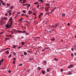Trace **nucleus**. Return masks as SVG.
Returning a JSON list of instances; mask_svg holds the SVG:
<instances>
[{
    "label": "nucleus",
    "mask_w": 76,
    "mask_h": 76,
    "mask_svg": "<svg viewBox=\"0 0 76 76\" xmlns=\"http://www.w3.org/2000/svg\"><path fill=\"white\" fill-rule=\"evenodd\" d=\"M17 32H18L19 34H21V33H22V34H25L26 32V31H18Z\"/></svg>",
    "instance_id": "nucleus-1"
},
{
    "label": "nucleus",
    "mask_w": 76,
    "mask_h": 76,
    "mask_svg": "<svg viewBox=\"0 0 76 76\" xmlns=\"http://www.w3.org/2000/svg\"><path fill=\"white\" fill-rule=\"evenodd\" d=\"M12 19L13 18L12 17H11L9 19V21L8 22H10V24H12V22L13 21H12Z\"/></svg>",
    "instance_id": "nucleus-2"
},
{
    "label": "nucleus",
    "mask_w": 76,
    "mask_h": 76,
    "mask_svg": "<svg viewBox=\"0 0 76 76\" xmlns=\"http://www.w3.org/2000/svg\"><path fill=\"white\" fill-rule=\"evenodd\" d=\"M74 67V66H73V64H71L70 65L68 66V68H69V69H70V68H72Z\"/></svg>",
    "instance_id": "nucleus-3"
},
{
    "label": "nucleus",
    "mask_w": 76,
    "mask_h": 76,
    "mask_svg": "<svg viewBox=\"0 0 76 76\" xmlns=\"http://www.w3.org/2000/svg\"><path fill=\"white\" fill-rule=\"evenodd\" d=\"M58 25V23H56V24L55 26H53V28H57Z\"/></svg>",
    "instance_id": "nucleus-4"
},
{
    "label": "nucleus",
    "mask_w": 76,
    "mask_h": 76,
    "mask_svg": "<svg viewBox=\"0 0 76 76\" xmlns=\"http://www.w3.org/2000/svg\"><path fill=\"white\" fill-rule=\"evenodd\" d=\"M43 63L45 64V65H47V62H46L45 61H43Z\"/></svg>",
    "instance_id": "nucleus-5"
},
{
    "label": "nucleus",
    "mask_w": 76,
    "mask_h": 76,
    "mask_svg": "<svg viewBox=\"0 0 76 76\" xmlns=\"http://www.w3.org/2000/svg\"><path fill=\"white\" fill-rule=\"evenodd\" d=\"M3 60H4V59H2L1 61H0V66H1V63H2V62H3Z\"/></svg>",
    "instance_id": "nucleus-6"
},
{
    "label": "nucleus",
    "mask_w": 76,
    "mask_h": 76,
    "mask_svg": "<svg viewBox=\"0 0 76 76\" xmlns=\"http://www.w3.org/2000/svg\"><path fill=\"white\" fill-rule=\"evenodd\" d=\"M7 4V7H10V5H11V4H9L8 3Z\"/></svg>",
    "instance_id": "nucleus-7"
},
{
    "label": "nucleus",
    "mask_w": 76,
    "mask_h": 76,
    "mask_svg": "<svg viewBox=\"0 0 76 76\" xmlns=\"http://www.w3.org/2000/svg\"><path fill=\"white\" fill-rule=\"evenodd\" d=\"M49 8H50V7H48L47 8H45V10L46 11H48V9H49Z\"/></svg>",
    "instance_id": "nucleus-8"
},
{
    "label": "nucleus",
    "mask_w": 76,
    "mask_h": 76,
    "mask_svg": "<svg viewBox=\"0 0 76 76\" xmlns=\"http://www.w3.org/2000/svg\"><path fill=\"white\" fill-rule=\"evenodd\" d=\"M34 60V58H30L29 59V61H31V60Z\"/></svg>",
    "instance_id": "nucleus-9"
},
{
    "label": "nucleus",
    "mask_w": 76,
    "mask_h": 76,
    "mask_svg": "<svg viewBox=\"0 0 76 76\" xmlns=\"http://www.w3.org/2000/svg\"><path fill=\"white\" fill-rule=\"evenodd\" d=\"M45 71L42 70V73H43V75H44V74H45Z\"/></svg>",
    "instance_id": "nucleus-10"
},
{
    "label": "nucleus",
    "mask_w": 76,
    "mask_h": 76,
    "mask_svg": "<svg viewBox=\"0 0 76 76\" xmlns=\"http://www.w3.org/2000/svg\"><path fill=\"white\" fill-rule=\"evenodd\" d=\"M50 68H48L47 69V72H50Z\"/></svg>",
    "instance_id": "nucleus-11"
},
{
    "label": "nucleus",
    "mask_w": 76,
    "mask_h": 76,
    "mask_svg": "<svg viewBox=\"0 0 76 76\" xmlns=\"http://www.w3.org/2000/svg\"><path fill=\"white\" fill-rule=\"evenodd\" d=\"M55 39H56V38H53L51 39V41H55Z\"/></svg>",
    "instance_id": "nucleus-12"
},
{
    "label": "nucleus",
    "mask_w": 76,
    "mask_h": 76,
    "mask_svg": "<svg viewBox=\"0 0 76 76\" xmlns=\"http://www.w3.org/2000/svg\"><path fill=\"white\" fill-rule=\"evenodd\" d=\"M42 47L40 46L38 48V49L39 50H41V49H42Z\"/></svg>",
    "instance_id": "nucleus-13"
},
{
    "label": "nucleus",
    "mask_w": 76,
    "mask_h": 76,
    "mask_svg": "<svg viewBox=\"0 0 76 76\" xmlns=\"http://www.w3.org/2000/svg\"><path fill=\"white\" fill-rule=\"evenodd\" d=\"M5 53H6V54H8L9 53V52L8 50L6 52H5Z\"/></svg>",
    "instance_id": "nucleus-14"
},
{
    "label": "nucleus",
    "mask_w": 76,
    "mask_h": 76,
    "mask_svg": "<svg viewBox=\"0 0 76 76\" xmlns=\"http://www.w3.org/2000/svg\"><path fill=\"white\" fill-rule=\"evenodd\" d=\"M38 1H40V3H42L44 1L42 0H38Z\"/></svg>",
    "instance_id": "nucleus-15"
},
{
    "label": "nucleus",
    "mask_w": 76,
    "mask_h": 76,
    "mask_svg": "<svg viewBox=\"0 0 76 76\" xmlns=\"http://www.w3.org/2000/svg\"><path fill=\"white\" fill-rule=\"evenodd\" d=\"M6 27L7 28H9V25H6Z\"/></svg>",
    "instance_id": "nucleus-16"
},
{
    "label": "nucleus",
    "mask_w": 76,
    "mask_h": 76,
    "mask_svg": "<svg viewBox=\"0 0 76 76\" xmlns=\"http://www.w3.org/2000/svg\"><path fill=\"white\" fill-rule=\"evenodd\" d=\"M12 57V54H10V55L8 57V58H11Z\"/></svg>",
    "instance_id": "nucleus-17"
},
{
    "label": "nucleus",
    "mask_w": 76,
    "mask_h": 76,
    "mask_svg": "<svg viewBox=\"0 0 76 76\" xmlns=\"http://www.w3.org/2000/svg\"><path fill=\"white\" fill-rule=\"evenodd\" d=\"M68 75H72V72L71 71H69L68 73Z\"/></svg>",
    "instance_id": "nucleus-18"
},
{
    "label": "nucleus",
    "mask_w": 76,
    "mask_h": 76,
    "mask_svg": "<svg viewBox=\"0 0 76 76\" xmlns=\"http://www.w3.org/2000/svg\"><path fill=\"white\" fill-rule=\"evenodd\" d=\"M43 15V13H41L39 16V18H41V15Z\"/></svg>",
    "instance_id": "nucleus-19"
},
{
    "label": "nucleus",
    "mask_w": 76,
    "mask_h": 76,
    "mask_svg": "<svg viewBox=\"0 0 76 76\" xmlns=\"http://www.w3.org/2000/svg\"><path fill=\"white\" fill-rule=\"evenodd\" d=\"M34 4H38V1L36 2H35L34 3Z\"/></svg>",
    "instance_id": "nucleus-20"
},
{
    "label": "nucleus",
    "mask_w": 76,
    "mask_h": 76,
    "mask_svg": "<svg viewBox=\"0 0 76 76\" xmlns=\"http://www.w3.org/2000/svg\"><path fill=\"white\" fill-rule=\"evenodd\" d=\"M27 53H26V52H24V54L25 56H26V55H27Z\"/></svg>",
    "instance_id": "nucleus-21"
},
{
    "label": "nucleus",
    "mask_w": 76,
    "mask_h": 76,
    "mask_svg": "<svg viewBox=\"0 0 76 76\" xmlns=\"http://www.w3.org/2000/svg\"><path fill=\"white\" fill-rule=\"evenodd\" d=\"M56 9H57V7H54V8L53 10V11H54V10H56Z\"/></svg>",
    "instance_id": "nucleus-22"
},
{
    "label": "nucleus",
    "mask_w": 76,
    "mask_h": 76,
    "mask_svg": "<svg viewBox=\"0 0 76 76\" xmlns=\"http://www.w3.org/2000/svg\"><path fill=\"white\" fill-rule=\"evenodd\" d=\"M21 43L23 45H24V44H25V43L24 42H21Z\"/></svg>",
    "instance_id": "nucleus-23"
},
{
    "label": "nucleus",
    "mask_w": 76,
    "mask_h": 76,
    "mask_svg": "<svg viewBox=\"0 0 76 76\" xmlns=\"http://www.w3.org/2000/svg\"><path fill=\"white\" fill-rule=\"evenodd\" d=\"M23 19V18H21L20 19V20H18V21H21V20H22Z\"/></svg>",
    "instance_id": "nucleus-24"
},
{
    "label": "nucleus",
    "mask_w": 76,
    "mask_h": 76,
    "mask_svg": "<svg viewBox=\"0 0 76 76\" xmlns=\"http://www.w3.org/2000/svg\"><path fill=\"white\" fill-rule=\"evenodd\" d=\"M30 6H31V5L30 4H28V6L27 7V8H29V7Z\"/></svg>",
    "instance_id": "nucleus-25"
},
{
    "label": "nucleus",
    "mask_w": 76,
    "mask_h": 76,
    "mask_svg": "<svg viewBox=\"0 0 76 76\" xmlns=\"http://www.w3.org/2000/svg\"><path fill=\"white\" fill-rule=\"evenodd\" d=\"M62 17H63V16H65V14L64 13L62 14Z\"/></svg>",
    "instance_id": "nucleus-26"
},
{
    "label": "nucleus",
    "mask_w": 76,
    "mask_h": 76,
    "mask_svg": "<svg viewBox=\"0 0 76 76\" xmlns=\"http://www.w3.org/2000/svg\"><path fill=\"white\" fill-rule=\"evenodd\" d=\"M54 59L55 61H58V59H56V58H54Z\"/></svg>",
    "instance_id": "nucleus-27"
},
{
    "label": "nucleus",
    "mask_w": 76,
    "mask_h": 76,
    "mask_svg": "<svg viewBox=\"0 0 76 76\" xmlns=\"http://www.w3.org/2000/svg\"><path fill=\"white\" fill-rule=\"evenodd\" d=\"M12 72V71H11L10 70H9L8 71V73H11V72Z\"/></svg>",
    "instance_id": "nucleus-28"
},
{
    "label": "nucleus",
    "mask_w": 76,
    "mask_h": 76,
    "mask_svg": "<svg viewBox=\"0 0 76 76\" xmlns=\"http://www.w3.org/2000/svg\"><path fill=\"white\" fill-rule=\"evenodd\" d=\"M12 48H16V45H14V46L12 47Z\"/></svg>",
    "instance_id": "nucleus-29"
},
{
    "label": "nucleus",
    "mask_w": 76,
    "mask_h": 76,
    "mask_svg": "<svg viewBox=\"0 0 76 76\" xmlns=\"http://www.w3.org/2000/svg\"><path fill=\"white\" fill-rule=\"evenodd\" d=\"M4 4H5V3H2V5H3V6H6V5Z\"/></svg>",
    "instance_id": "nucleus-30"
},
{
    "label": "nucleus",
    "mask_w": 76,
    "mask_h": 76,
    "mask_svg": "<svg viewBox=\"0 0 76 76\" xmlns=\"http://www.w3.org/2000/svg\"><path fill=\"white\" fill-rule=\"evenodd\" d=\"M13 53H14V55H17V53H15V52H13Z\"/></svg>",
    "instance_id": "nucleus-31"
},
{
    "label": "nucleus",
    "mask_w": 76,
    "mask_h": 76,
    "mask_svg": "<svg viewBox=\"0 0 76 76\" xmlns=\"http://www.w3.org/2000/svg\"><path fill=\"white\" fill-rule=\"evenodd\" d=\"M45 48H44V49H42V51H45Z\"/></svg>",
    "instance_id": "nucleus-32"
},
{
    "label": "nucleus",
    "mask_w": 76,
    "mask_h": 76,
    "mask_svg": "<svg viewBox=\"0 0 76 76\" xmlns=\"http://www.w3.org/2000/svg\"><path fill=\"white\" fill-rule=\"evenodd\" d=\"M4 19H6V20H7V19H8V18L7 17H5L4 18Z\"/></svg>",
    "instance_id": "nucleus-33"
},
{
    "label": "nucleus",
    "mask_w": 76,
    "mask_h": 76,
    "mask_svg": "<svg viewBox=\"0 0 76 76\" xmlns=\"http://www.w3.org/2000/svg\"><path fill=\"white\" fill-rule=\"evenodd\" d=\"M23 13H26V12H25V10H23Z\"/></svg>",
    "instance_id": "nucleus-34"
},
{
    "label": "nucleus",
    "mask_w": 76,
    "mask_h": 76,
    "mask_svg": "<svg viewBox=\"0 0 76 76\" xmlns=\"http://www.w3.org/2000/svg\"><path fill=\"white\" fill-rule=\"evenodd\" d=\"M71 55L72 57H74V55H73V53L71 54Z\"/></svg>",
    "instance_id": "nucleus-35"
},
{
    "label": "nucleus",
    "mask_w": 76,
    "mask_h": 76,
    "mask_svg": "<svg viewBox=\"0 0 76 76\" xmlns=\"http://www.w3.org/2000/svg\"><path fill=\"white\" fill-rule=\"evenodd\" d=\"M11 7L10 9H13V7H12V6H11V7Z\"/></svg>",
    "instance_id": "nucleus-36"
},
{
    "label": "nucleus",
    "mask_w": 76,
    "mask_h": 76,
    "mask_svg": "<svg viewBox=\"0 0 76 76\" xmlns=\"http://www.w3.org/2000/svg\"><path fill=\"white\" fill-rule=\"evenodd\" d=\"M46 6H50V4H46Z\"/></svg>",
    "instance_id": "nucleus-37"
},
{
    "label": "nucleus",
    "mask_w": 76,
    "mask_h": 76,
    "mask_svg": "<svg viewBox=\"0 0 76 76\" xmlns=\"http://www.w3.org/2000/svg\"><path fill=\"white\" fill-rule=\"evenodd\" d=\"M67 26H70V23H68V24H67Z\"/></svg>",
    "instance_id": "nucleus-38"
},
{
    "label": "nucleus",
    "mask_w": 76,
    "mask_h": 76,
    "mask_svg": "<svg viewBox=\"0 0 76 76\" xmlns=\"http://www.w3.org/2000/svg\"><path fill=\"white\" fill-rule=\"evenodd\" d=\"M22 46L19 47L18 48V49H19V48H22Z\"/></svg>",
    "instance_id": "nucleus-39"
},
{
    "label": "nucleus",
    "mask_w": 76,
    "mask_h": 76,
    "mask_svg": "<svg viewBox=\"0 0 76 76\" xmlns=\"http://www.w3.org/2000/svg\"><path fill=\"white\" fill-rule=\"evenodd\" d=\"M38 69L39 70H41V68L40 67H38Z\"/></svg>",
    "instance_id": "nucleus-40"
},
{
    "label": "nucleus",
    "mask_w": 76,
    "mask_h": 76,
    "mask_svg": "<svg viewBox=\"0 0 76 76\" xmlns=\"http://www.w3.org/2000/svg\"><path fill=\"white\" fill-rule=\"evenodd\" d=\"M22 65V64H20L19 65H18V66H21Z\"/></svg>",
    "instance_id": "nucleus-41"
},
{
    "label": "nucleus",
    "mask_w": 76,
    "mask_h": 76,
    "mask_svg": "<svg viewBox=\"0 0 76 76\" xmlns=\"http://www.w3.org/2000/svg\"><path fill=\"white\" fill-rule=\"evenodd\" d=\"M13 64H15V61H13Z\"/></svg>",
    "instance_id": "nucleus-42"
},
{
    "label": "nucleus",
    "mask_w": 76,
    "mask_h": 76,
    "mask_svg": "<svg viewBox=\"0 0 76 76\" xmlns=\"http://www.w3.org/2000/svg\"><path fill=\"white\" fill-rule=\"evenodd\" d=\"M16 60V59L15 58H14L13 59V60Z\"/></svg>",
    "instance_id": "nucleus-43"
},
{
    "label": "nucleus",
    "mask_w": 76,
    "mask_h": 76,
    "mask_svg": "<svg viewBox=\"0 0 76 76\" xmlns=\"http://www.w3.org/2000/svg\"><path fill=\"white\" fill-rule=\"evenodd\" d=\"M11 12L9 13V15H12L11 14Z\"/></svg>",
    "instance_id": "nucleus-44"
},
{
    "label": "nucleus",
    "mask_w": 76,
    "mask_h": 76,
    "mask_svg": "<svg viewBox=\"0 0 76 76\" xmlns=\"http://www.w3.org/2000/svg\"><path fill=\"white\" fill-rule=\"evenodd\" d=\"M23 6H26V4H23Z\"/></svg>",
    "instance_id": "nucleus-45"
},
{
    "label": "nucleus",
    "mask_w": 76,
    "mask_h": 76,
    "mask_svg": "<svg viewBox=\"0 0 76 76\" xmlns=\"http://www.w3.org/2000/svg\"><path fill=\"white\" fill-rule=\"evenodd\" d=\"M13 30H14V31H18V30H15V29H13Z\"/></svg>",
    "instance_id": "nucleus-46"
},
{
    "label": "nucleus",
    "mask_w": 76,
    "mask_h": 76,
    "mask_svg": "<svg viewBox=\"0 0 76 76\" xmlns=\"http://www.w3.org/2000/svg\"><path fill=\"white\" fill-rule=\"evenodd\" d=\"M12 24H11L10 25V26H9V27H10L12 26Z\"/></svg>",
    "instance_id": "nucleus-47"
},
{
    "label": "nucleus",
    "mask_w": 76,
    "mask_h": 76,
    "mask_svg": "<svg viewBox=\"0 0 76 76\" xmlns=\"http://www.w3.org/2000/svg\"><path fill=\"white\" fill-rule=\"evenodd\" d=\"M23 1L24 2H26V0H23Z\"/></svg>",
    "instance_id": "nucleus-48"
},
{
    "label": "nucleus",
    "mask_w": 76,
    "mask_h": 76,
    "mask_svg": "<svg viewBox=\"0 0 76 76\" xmlns=\"http://www.w3.org/2000/svg\"><path fill=\"white\" fill-rule=\"evenodd\" d=\"M63 69H62L61 70V72H63Z\"/></svg>",
    "instance_id": "nucleus-49"
},
{
    "label": "nucleus",
    "mask_w": 76,
    "mask_h": 76,
    "mask_svg": "<svg viewBox=\"0 0 76 76\" xmlns=\"http://www.w3.org/2000/svg\"><path fill=\"white\" fill-rule=\"evenodd\" d=\"M21 16H25V15H24V14H21Z\"/></svg>",
    "instance_id": "nucleus-50"
},
{
    "label": "nucleus",
    "mask_w": 76,
    "mask_h": 76,
    "mask_svg": "<svg viewBox=\"0 0 76 76\" xmlns=\"http://www.w3.org/2000/svg\"><path fill=\"white\" fill-rule=\"evenodd\" d=\"M5 69V68H1V69Z\"/></svg>",
    "instance_id": "nucleus-51"
},
{
    "label": "nucleus",
    "mask_w": 76,
    "mask_h": 76,
    "mask_svg": "<svg viewBox=\"0 0 76 76\" xmlns=\"http://www.w3.org/2000/svg\"><path fill=\"white\" fill-rule=\"evenodd\" d=\"M9 39V38H6V40H7V39Z\"/></svg>",
    "instance_id": "nucleus-52"
},
{
    "label": "nucleus",
    "mask_w": 76,
    "mask_h": 76,
    "mask_svg": "<svg viewBox=\"0 0 76 76\" xmlns=\"http://www.w3.org/2000/svg\"><path fill=\"white\" fill-rule=\"evenodd\" d=\"M3 32H1L0 34V35H1V34H3Z\"/></svg>",
    "instance_id": "nucleus-53"
},
{
    "label": "nucleus",
    "mask_w": 76,
    "mask_h": 76,
    "mask_svg": "<svg viewBox=\"0 0 76 76\" xmlns=\"http://www.w3.org/2000/svg\"><path fill=\"white\" fill-rule=\"evenodd\" d=\"M25 16H26L27 18H28V16L26 15V14H25Z\"/></svg>",
    "instance_id": "nucleus-54"
},
{
    "label": "nucleus",
    "mask_w": 76,
    "mask_h": 76,
    "mask_svg": "<svg viewBox=\"0 0 76 76\" xmlns=\"http://www.w3.org/2000/svg\"><path fill=\"white\" fill-rule=\"evenodd\" d=\"M1 1V3H3V1H2V0H1V1Z\"/></svg>",
    "instance_id": "nucleus-55"
},
{
    "label": "nucleus",
    "mask_w": 76,
    "mask_h": 76,
    "mask_svg": "<svg viewBox=\"0 0 76 76\" xmlns=\"http://www.w3.org/2000/svg\"><path fill=\"white\" fill-rule=\"evenodd\" d=\"M74 54H75V56H76V53L75 52L74 53Z\"/></svg>",
    "instance_id": "nucleus-56"
},
{
    "label": "nucleus",
    "mask_w": 76,
    "mask_h": 76,
    "mask_svg": "<svg viewBox=\"0 0 76 76\" xmlns=\"http://www.w3.org/2000/svg\"><path fill=\"white\" fill-rule=\"evenodd\" d=\"M26 22H28V23H29L28 22V21H26Z\"/></svg>",
    "instance_id": "nucleus-57"
},
{
    "label": "nucleus",
    "mask_w": 76,
    "mask_h": 76,
    "mask_svg": "<svg viewBox=\"0 0 76 76\" xmlns=\"http://www.w3.org/2000/svg\"><path fill=\"white\" fill-rule=\"evenodd\" d=\"M21 38H22V39H23V38H24L22 36V37H21Z\"/></svg>",
    "instance_id": "nucleus-58"
},
{
    "label": "nucleus",
    "mask_w": 76,
    "mask_h": 76,
    "mask_svg": "<svg viewBox=\"0 0 76 76\" xmlns=\"http://www.w3.org/2000/svg\"><path fill=\"white\" fill-rule=\"evenodd\" d=\"M29 33H27V35H29Z\"/></svg>",
    "instance_id": "nucleus-59"
},
{
    "label": "nucleus",
    "mask_w": 76,
    "mask_h": 76,
    "mask_svg": "<svg viewBox=\"0 0 76 76\" xmlns=\"http://www.w3.org/2000/svg\"><path fill=\"white\" fill-rule=\"evenodd\" d=\"M71 50H72V51H73V48H71Z\"/></svg>",
    "instance_id": "nucleus-60"
},
{
    "label": "nucleus",
    "mask_w": 76,
    "mask_h": 76,
    "mask_svg": "<svg viewBox=\"0 0 76 76\" xmlns=\"http://www.w3.org/2000/svg\"><path fill=\"white\" fill-rule=\"evenodd\" d=\"M33 15H36L35 13H33Z\"/></svg>",
    "instance_id": "nucleus-61"
},
{
    "label": "nucleus",
    "mask_w": 76,
    "mask_h": 76,
    "mask_svg": "<svg viewBox=\"0 0 76 76\" xmlns=\"http://www.w3.org/2000/svg\"><path fill=\"white\" fill-rule=\"evenodd\" d=\"M10 11H12V10H9L8 11L9 12H10Z\"/></svg>",
    "instance_id": "nucleus-62"
},
{
    "label": "nucleus",
    "mask_w": 76,
    "mask_h": 76,
    "mask_svg": "<svg viewBox=\"0 0 76 76\" xmlns=\"http://www.w3.org/2000/svg\"><path fill=\"white\" fill-rule=\"evenodd\" d=\"M18 12V14L19 15V14H20V12Z\"/></svg>",
    "instance_id": "nucleus-63"
},
{
    "label": "nucleus",
    "mask_w": 76,
    "mask_h": 76,
    "mask_svg": "<svg viewBox=\"0 0 76 76\" xmlns=\"http://www.w3.org/2000/svg\"><path fill=\"white\" fill-rule=\"evenodd\" d=\"M75 37L76 38V34L75 35Z\"/></svg>",
    "instance_id": "nucleus-64"
}]
</instances>
